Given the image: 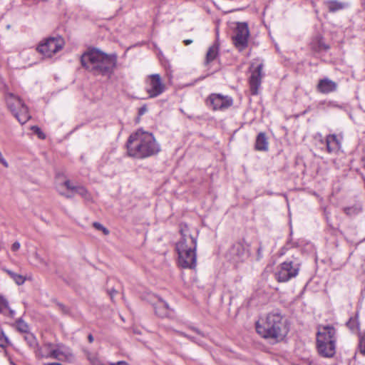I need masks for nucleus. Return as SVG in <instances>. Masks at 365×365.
<instances>
[{"label":"nucleus","mask_w":365,"mask_h":365,"mask_svg":"<svg viewBox=\"0 0 365 365\" xmlns=\"http://www.w3.org/2000/svg\"><path fill=\"white\" fill-rule=\"evenodd\" d=\"M257 332L263 338L273 342L282 341L287 334V320L279 309L269 312L256 323Z\"/></svg>","instance_id":"obj_1"},{"label":"nucleus","mask_w":365,"mask_h":365,"mask_svg":"<svg viewBox=\"0 0 365 365\" xmlns=\"http://www.w3.org/2000/svg\"><path fill=\"white\" fill-rule=\"evenodd\" d=\"M127 151L130 156L145 158L158 153L160 146L152 133L138 129L130 135Z\"/></svg>","instance_id":"obj_2"},{"label":"nucleus","mask_w":365,"mask_h":365,"mask_svg":"<svg viewBox=\"0 0 365 365\" xmlns=\"http://www.w3.org/2000/svg\"><path fill=\"white\" fill-rule=\"evenodd\" d=\"M81 61L82 66L95 75L110 77L116 66L115 55H108L98 50H92L83 53Z\"/></svg>","instance_id":"obj_3"},{"label":"nucleus","mask_w":365,"mask_h":365,"mask_svg":"<svg viewBox=\"0 0 365 365\" xmlns=\"http://www.w3.org/2000/svg\"><path fill=\"white\" fill-rule=\"evenodd\" d=\"M182 237L176 244L178 264L182 268L193 269L196 266L197 239L190 234L187 225H180Z\"/></svg>","instance_id":"obj_4"},{"label":"nucleus","mask_w":365,"mask_h":365,"mask_svg":"<svg viewBox=\"0 0 365 365\" xmlns=\"http://www.w3.org/2000/svg\"><path fill=\"white\" fill-rule=\"evenodd\" d=\"M336 330L329 325L319 326L317 334V351L323 357L331 358L336 352Z\"/></svg>","instance_id":"obj_5"},{"label":"nucleus","mask_w":365,"mask_h":365,"mask_svg":"<svg viewBox=\"0 0 365 365\" xmlns=\"http://www.w3.org/2000/svg\"><path fill=\"white\" fill-rule=\"evenodd\" d=\"M6 102L8 108L21 124L26 123L31 118L28 108L18 96L8 93L6 96Z\"/></svg>","instance_id":"obj_6"},{"label":"nucleus","mask_w":365,"mask_h":365,"mask_svg":"<svg viewBox=\"0 0 365 365\" xmlns=\"http://www.w3.org/2000/svg\"><path fill=\"white\" fill-rule=\"evenodd\" d=\"M145 91L150 98H156L161 95L166 88L159 74H151L145 79Z\"/></svg>","instance_id":"obj_7"},{"label":"nucleus","mask_w":365,"mask_h":365,"mask_svg":"<svg viewBox=\"0 0 365 365\" xmlns=\"http://www.w3.org/2000/svg\"><path fill=\"white\" fill-rule=\"evenodd\" d=\"M64 45V41L61 37H51L47 38L43 43L37 47V51L45 57H51L61 49Z\"/></svg>","instance_id":"obj_8"},{"label":"nucleus","mask_w":365,"mask_h":365,"mask_svg":"<svg viewBox=\"0 0 365 365\" xmlns=\"http://www.w3.org/2000/svg\"><path fill=\"white\" fill-rule=\"evenodd\" d=\"M299 270V264L292 262H284L282 263L275 273V278L279 282H286L290 279L295 277Z\"/></svg>","instance_id":"obj_9"},{"label":"nucleus","mask_w":365,"mask_h":365,"mask_svg":"<svg viewBox=\"0 0 365 365\" xmlns=\"http://www.w3.org/2000/svg\"><path fill=\"white\" fill-rule=\"evenodd\" d=\"M250 31L246 23H237L235 31V35L232 37L235 46L242 51L247 46Z\"/></svg>","instance_id":"obj_10"},{"label":"nucleus","mask_w":365,"mask_h":365,"mask_svg":"<svg viewBox=\"0 0 365 365\" xmlns=\"http://www.w3.org/2000/svg\"><path fill=\"white\" fill-rule=\"evenodd\" d=\"M206 104L213 110H224L232 106V99L227 96L212 93L207 97Z\"/></svg>","instance_id":"obj_11"},{"label":"nucleus","mask_w":365,"mask_h":365,"mask_svg":"<svg viewBox=\"0 0 365 365\" xmlns=\"http://www.w3.org/2000/svg\"><path fill=\"white\" fill-rule=\"evenodd\" d=\"M262 63H259L255 66V63L252 62L250 66L251 76L249 79L250 91L252 95L258 94V91L261 85L262 78Z\"/></svg>","instance_id":"obj_12"},{"label":"nucleus","mask_w":365,"mask_h":365,"mask_svg":"<svg viewBox=\"0 0 365 365\" xmlns=\"http://www.w3.org/2000/svg\"><path fill=\"white\" fill-rule=\"evenodd\" d=\"M51 359L71 362L74 359V356L70 349L63 344H53V349L51 351Z\"/></svg>","instance_id":"obj_13"},{"label":"nucleus","mask_w":365,"mask_h":365,"mask_svg":"<svg viewBox=\"0 0 365 365\" xmlns=\"http://www.w3.org/2000/svg\"><path fill=\"white\" fill-rule=\"evenodd\" d=\"M230 255L232 260L239 262L246 259L250 255V252L247 247L245 245L236 243L230 249Z\"/></svg>","instance_id":"obj_14"},{"label":"nucleus","mask_w":365,"mask_h":365,"mask_svg":"<svg viewBox=\"0 0 365 365\" xmlns=\"http://www.w3.org/2000/svg\"><path fill=\"white\" fill-rule=\"evenodd\" d=\"M63 185L69 190L73 191L74 193L79 195L84 200L89 201L91 200V195L87 189L81 185H75L70 180H66L63 182Z\"/></svg>","instance_id":"obj_15"},{"label":"nucleus","mask_w":365,"mask_h":365,"mask_svg":"<svg viewBox=\"0 0 365 365\" xmlns=\"http://www.w3.org/2000/svg\"><path fill=\"white\" fill-rule=\"evenodd\" d=\"M337 88L336 83L329 78L321 79L317 85V89L322 93H329L335 91Z\"/></svg>","instance_id":"obj_16"},{"label":"nucleus","mask_w":365,"mask_h":365,"mask_svg":"<svg viewBox=\"0 0 365 365\" xmlns=\"http://www.w3.org/2000/svg\"><path fill=\"white\" fill-rule=\"evenodd\" d=\"M155 314L160 317H167L170 313L168 304L160 298H157V302L153 304Z\"/></svg>","instance_id":"obj_17"},{"label":"nucleus","mask_w":365,"mask_h":365,"mask_svg":"<svg viewBox=\"0 0 365 365\" xmlns=\"http://www.w3.org/2000/svg\"><path fill=\"white\" fill-rule=\"evenodd\" d=\"M327 150L329 153H337L341 147V143L336 135H329L326 138Z\"/></svg>","instance_id":"obj_18"},{"label":"nucleus","mask_w":365,"mask_h":365,"mask_svg":"<svg viewBox=\"0 0 365 365\" xmlns=\"http://www.w3.org/2000/svg\"><path fill=\"white\" fill-rule=\"evenodd\" d=\"M53 349V344L46 343L36 351V354L40 358L51 359V351Z\"/></svg>","instance_id":"obj_19"},{"label":"nucleus","mask_w":365,"mask_h":365,"mask_svg":"<svg viewBox=\"0 0 365 365\" xmlns=\"http://www.w3.org/2000/svg\"><path fill=\"white\" fill-rule=\"evenodd\" d=\"M269 143L265 134L264 133H259L256 139L255 149L259 151H267Z\"/></svg>","instance_id":"obj_20"},{"label":"nucleus","mask_w":365,"mask_h":365,"mask_svg":"<svg viewBox=\"0 0 365 365\" xmlns=\"http://www.w3.org/2000/svg\"><path fill=\"white\" fill-rule=\"evenodd\" d=\"M218 46L216 44L212 45L208 49L206 54L205 64L208 65L212 61H214L218 55Z\"/></svg>","instance_id":"obj_21"},{"label":"nucleus","mask_w":365,"mask_h":365,"mask_svg":"<svg viewBox=\"0 0 365 365\" xmlns=\"http://www.w3.org/2000/svg\"><path fill=\"white\" fill-rule=\"evenodd\" d=\"M0 312L4 314L9 315L13 317L14 316V311L11 309L9 307V302L3 296L0 295Z\"/></svg>","instance_id":"obj_22"},{"label":"nucleus","mask_w":365,"mask_h":365,"mask_svg":"<svg viewBox=\"0 0 365 365\" xmlns=\"http://www.w3.org/2000/svg\"><path fill=\"white\" fill-rule=\"evenodd\" d=\"M327 7L331 12H335L344 8V4L336 0L327 1L325 2Z\"/></svg>","instance_id":"obj_23"},{"label":"nucleus","mask_w":365,"mask_h":365,"mask_svg":"<svg viewBox=\"0 0 365 365\" xmlns=\"http://www.w3.org/2000/svg\"><path fill=\"white\" fill-rule=\"evenodd\" d=\"M4 271L9 275V277L16 282V284L21 285L25 282L26 279L24 276L7 269H4Z\"/></svg>","instance_id":"obj_24"},{"label":"nucleus","mask_w":365,"mask_h":365,"mask_svg":"<svg viewBox=\"0 0 365 365\" xmlns=\"http://www.w3.org/2000/svg\"><path fill=\"white\" fill-rule=\"evenodd\" d=\"M87 359L92 365H103L98 355L96 354L89 353L87 354Z\"/></svg>","instance_id":"obj_25"},{"label":"nucleus","mask_w":365,"mask_h":365,"mask_svg":"<svg viewBox=\"0 0 365 365\" xmlns=\"http://www.w3.org/2000/svg\"><path fill=\"white\" fill-rule=\"evenodd\" d=\"M344 210L347 215L352 216L359 214L361 210V207L360 206L354 205L345 207Z\"/></svg>","instance_id":"obj_26"},{"label":"nucleus","mask_w":365,"mask_h":365,"mask_svg":"<svg viewBox=\"0 0 365 365\" xmlns=\"http://www.w3.org/2000/svg\"><path fill=\"white\" fill-rule=\"evenodd\" d=\"M347 327L352 331H357L359 329V323L355 318H351L346 323Z\"/></svg>","instance_id":"obj_27"},{"label":"nucleus","mask_w":365,"mask_h":365,"mask_svg":"<svg viewBox=\"0 0 365 365\" xmlns=\"http://www.w3.org/2000/svg\"><path fill=\"white\" fill-rule=\"evenodd\" d=\"M24 339L26 341L28 344L31 346L34 347L36 345V339L35 336L31 334H27L24 336Z\"/></svg>","instance_id":"obj_28"},{"label":"nucleus","mask_w":365,"mask_h":365,"mask_svg":"<svg viewBox=\"0 0 365 365\" xmlns=\"http://www.w3.org/2000/svg\"><path fill=\"white\" fill-rule=\"evenodd\" d=\"M16 329L21 332L26 333L28 331V325L23 321H18L16 324Z\"/></svg>","instance_id":"obj_29"},{"label":"nucleus","mask_w":365,"mask_h":365,"mask_svg":"<svg viewBox=\"0 0 365 365\" xmlns=\"http://www.w3.org/2000/svg\"><path fill=\"white\" fill-rule=\"evenodd\" d=\"M93 225L96 230L102 231L105 235H108L110 232L106 227H105L103 225H101L99 222H93Z\"/></svg>","instance_id":"obj_30"},{"label":"nucleus","mask_w":365,"mask_h":365,"mask_svg":"<svg viewBox=\"0 0 365 365\" xmlns=\"http://www.w3.org/2000/svg\"><path fill=\"white\" fill-rule=\"evenodd\" d=\"M31 130L38 135L40 139H44L46 138L45 134L38 126H32Z\"/></svg>","instance_id":"obj_31"},{"label":"nucleus","mask_w":365,"mask_h":365,"mask_svg":"<svg viewBox=\"0 0 365 365\" xmlns=\"http://www.w3.org/2000/svg\"><path fill=\"white\" fill-rule=\"evenodd\" d=\"M359 350L362 354L365 355V334L360 338Z\"/></svg>","instance_id":"obj_32"},{"label":"nucleus","mask_w":365,"mask_h":365,"mask_svg":"<svg viewBox=\"0 0 365 365\" xmlns=\"http://www.w3.org/2000/svg\"><path fill=\"white\" fill-rule=\"evenodd\" d=\"M8 339L3 335V333L0 334V346L5 347L7 345Z\"/></svg>","instance_id":"obj_33"},{"label":"nucleus","mask_w":365,"mask_h":365,"mask_svg":"<svg viewBox=\"0 0 365 365\" xmlns=\"http://www.w3.org/2000/svg\"><path fill=\"white\" fill-rule=\"evenodd\" d=\"M33 257L35 258L36 262L40 264H45L44 260L43 258L40 256V255L37 252H34L33 253Z\"/></svg>","instance_id":"obj_34"},{"label":"nucleus","mask_w":365,"mask_h":365,"mask_svg":"<svg viewBox=\"0 0 365 365\" xmlns=\"http://www.w3.org/2000/svg\"><path fill=\"white\" fill-rule=\"evenodd\" d=\"M20 247V243L16 241L12 244L11 249L13 252H16L19 250Z\"/></svg>","instance_id":"obj_35"},{"label":"nucleus","mask_w":365,"mask_h":365,"mask_svg":"<svg viewBox=\"0 0 365 365\" xmlns=\"http://www.w3.org/2000/svg\"><path fill=\"white\" fill-rule=\"evenodd\" d=\"M147 110V108L145 106H143L139 109V115H143L145 112Z\"/></svg>","instance_id":"obj_36"},{"label":"nucleus","mask_w":365,"mask_h":365,"mask_svg":"<svg viewBox=\"0 0 365 365\" xmlns=\"http://www.w3.org/2000/svg\"><path fill=\"white\" fill-rule=\"evenodd\" d=\"M59 308L61 309V310L63 312V313H67L68 312V310H67V308L63 306V304H59Z\"/></svg>","instance_id":"obj_37"},{"label":"nucleus","mask_w":365,"mask_h":365,"mask_svg":"<svg viewBox=\"0 0 365 365\" xmlns=\"http://www.w3.org/2000/svg\"><path fill=\"white\" fill-rule=\"evenodd\" d=\"M192 43V41L190 39H187L184 41L185 45L187 46Z\"/></svg>","instance_id":"obj_38"},{"label":"nucleus","mask_w":365,"mask_h":365,"mask_svg":"<svg viewBox=\"0 0 365 365\" xmlns=\"http://www.w3.org/2000/svg\"><path fill=\"white\" fill-rule=\"evenodd\" d=\"M88 339L90 343H92L93 341V336H92V334H89L88 335Z\"/></svg>","instance_id":"obj_39"},{"label":"nucleus","mask_w":365,"mask_h":365,"mask_svg":"<svg viewBox=\"0 0 365 365\" xmlns=\"http://www.w3.org/2000/svg\"><path fill=\"white\" fill-rule=\"evenodd\" d=\"M261 252H262V247H259L257 249V253H258V255H259V256L261 255Z\"/></svg>","instance_id":"obj_40"},{"label":"nucleus","mask_w":365,"mask_h":365,"mask_svg":"<svg viewBox=\"0 0 365 365\" xmlns=\"http://www.w3.org/2000/svg\"><path fill=\"white\" fill-rule=\"evenodd\" d=\"M65 196L68 198L71 197L73 195H65Z\"/></svg>","instance_id":"obj_41"},{"label":"nucleus","mask_w":365,"mask_h":365,"mask_svg":"<svg viewBox=\"0 0 365 365\" xmlns=\"http://www.w3.org/2000/svg\"><path fill=\"white\" fill-rule=\"evenodd\" d=\"M114 292H115L114 290L112 292H110L111 297L113 296V294H114Z\"/></svg>","instance_id":"obj_42"},{"label":"nucleus","mask_w":365,"mask_h":365,"mask_svg":"<svg viewBox=\"0 0 365 365\" xmlns=\"http://www.w3.org/2000/svg\"><path fill=\"white\" fill-rule=\"evenodd\" d=\"M324 48H325V49H328V48H329V46H324Z\"/></svg>","instance_id":"obj_43"},{"label":"nucleus","mask_w":365,"mask_h":365,"mask_svg":"<svg viewBox=\"0 0 365 365\" xmlns=\"http://www.w3.org/2000/svg\"><path fill=\"white\" fill-rule=\"evenodd\" d=\"M363 161H364V167H365V158L364 159V160H363Z\"/></svg>","instance_id":"obj_44"}]
</instances>
